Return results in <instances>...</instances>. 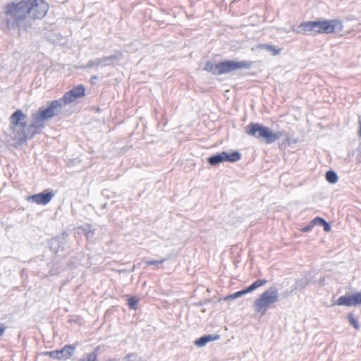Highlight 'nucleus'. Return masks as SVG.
Here are the masks:
<instances>
[{
  "label": "nucleus",
  "mask_w": 361,
  "mask_h": 361,
  "mask_svg": "<svg viewBox=\"0 0 361 361\" xmlns=\"http://www.w3.org/2000/svg\"><path fill=\"white\" fill-rule=\"evenodd\" d=\"M314 35L317 34H331L341 32L343 28L341 20L338 19L314 20Z\"/></svg>",
  "instance_id": "obj_6"
},
{
  "label": "nucleus",
  "mask_w": 361,
  "mask_h": 361,
  "mask_svg": "<svg viewBox=\"0 0 361 361\" xmlns=\"http://www.w3.org/2000/svg\"><path fill=\"white\" fill-rule=\"evenodd\" d=\"M244 295L243 293V290H240L239 291H237L233 294H231L229 295H227L226 297L224 298V300H235V299H237L241 296Z\"/></svg>",
  "instance_id": "obj_27"
},
{
  "label": "nucleus",
  "mask_w": 361,
  "mask_h": 361,
  "mask_svg": "<svg viewBox=\"0 0 361 361\" xmlns=\"http://www.w3.org/2000/svg\"><path fill=\"white\" fill-rule=\"evenodd\" d=\"M293 31L297 33H302L305 35H312L314 36V20L313 21H307L300 23L297 29L293 27Z\"/></svg>",
  "instance_id": "obj_13"
},
{
  "label": "nucleus",
  "mask_w": 361,
  "mask_h": 361,
  "mask_svg": "<svg viewBox=\"0 0 361 361\" xmlns=\"http://www.w3.org/2000/svg\"><path fill=\"white\" fill-rule=\"evenodd\" d=\"M360 305H361V292L342 295L332 304L333 306L338 305L346 307L358 306Z\"/></svg>",
  "instance_id": "obj_10"
},
{
  "label": "nucleus",
  "mask_w": 361,
  "mask_h": 361,
  "mask_svg": "<svg viewBox=\"0 0 361 361\" xmlns=\"http://www.w3.org/2000/svg\"><path fill=\"white\" fill-rule=\"evenodd\" d=\"M107 361H111V360H107Z\"/></svg>",
  "instance_id": "obj_42"
},
{
  "label": "nucleus",
  "mask_w": 361,
  "mask_h": 361,
  "mask_svg": "<svg viewBox=\"0 0 361 361\" xmlns=\"http://www.w3.org/2000/svg\"><path fill=\"white\" fill-rule=\"evenodd\" d=\"M67 235L65 233V238L63 239V243H60V251L65 250V245L66 243Z\"/></svg>",
  "instance_id": "obj_35"
},
{
  "label": "nucleus",
  "mask_w": 361,
  "mask_h": 361,
  "mask_svg": "<svg viewBox=\"0 0 361 361\" xmlns=\"http://www.w3.org/2000/svg\"><path fill=\"white\" fill-rule=\"evenodd\" d=\"M358 150L360 151V154L357 156V159L361 163V144L359 145Z\"/></svg>",
  "instance_id": "obj_39"
},
{
  "label": "nucleus",
  "mask_w": 361,
  "mask_h": 361,
  "mask_svg": "<svg viewBox=\"0 0 361 361\" xmlns=\"http://www.w3.org/2000/svg\"><path fill=\"white\" fill-rule=\"evenodd\" d=\"M259 48L271 52L273 56L279 55L281 51V49H278L276 47L268 44H260Z\"/></svg>",
  "instance_id": "obj_20"
},
{
  "label": "nucleus",
  "mask_w": 361,
  "mask_h": 361,
  "mask_svg": "<svg viewBox=\"0 0 361 361\" xmlns=\"http://www.w3.org/2000/svg\"><path fill=\"white\" fill-rule=\"evenodd\" d=\"M322 226L323 227V229L325 232H329L331 231V224L326 221L324 222V224L322 225Z\"/></svg>",
  "instance_id": "obj_33"
},
{
  "label": "nucleus",
  "mask_w": 361,
  "mask_h": 361,
  "mask_svg": "<svg viewBox=\"0 0 361 361\" xmlns=\"http://www.w3.org/2000/svg\"><path fill=\"white\" fill-rule=\"evenodd\" d=\"M139 300L135 296H131L128 299V306L130 310H136L137 309Z\"/></svg>",
  "instance_id": "obj_24"
},
{
  "label": "nucleus",
  "mask_w": 361,
  "mask_h": 361,
  "mask_svg": "<svg viewBox=\"0 0 361 361\" xmlns=\"http://www.w3.org/2000/svg\"><path fill=\"white\" fill-rule=\"evenodd\" d=\"M312 282L311 279L307 278V276L302 277L295 281V283L293 285L292 291H298L304 290L308 285Z\"/></svg>",
  "instance_id": "obj_17"
},
{
  "label": "nucleus",
  "mask_w": 361,
  "mask_h": 361,
  "mask_svg": "<svg viewBox=\"0 0 361 361\" xmlns=\"http://www.w3.org/2000/svg\"><path fill=\"white\" fill-rule=\"evenodd\" d=\"M64 238H65V233H63L60 236H56L54 238H52L49 241L50 250L55 253L59 252L60 251V243H63Z\"/></svg>",
  "instance_id": "obj_16"
},
{
  "label": "nucleus",
  "mask_w": 361,
  "mask_h": 361,
  "mask_svg": "<svg viewBox=\"0 0 361 361\" xmlns=\"http://www.w3.org/2000/svg\"><path fill=\"white\" fill-rule=\"evenodd\" d=\"M267 283V280L264 279H257L255 282H253L250 286L253 290H256L257 288L261 287L265 285Z\"/></svg>",
  "instance_id": "obj_25"
},
{
  "label": "nucleus",
  "mask_w": 361,
  "mask_h": 361,
  "mask_svg": "<svg viewBox=\"0 0 361 361\" xmlns=\"http://www.w3.org/2000/svg\"><path fill=\"white\" fill-rule=\"evenodd\" d=\"M123 57V53L121 51H116L113 54L104 56L103 61H104L105 66H116L121 60Z\"/></svg>",
  "instance_id": "obj_15"
},
{
  "label": "nucleus",
  "mask_w": 361,
  "mask_h": 361,
  "mask_svg": "<svg viewBox=\"0 0 361 361\" xmlns=\"http://www.w3.org/2000/svg\"><path fill=\"white\" fill-rule=\"evenodd\" d=\"M241 157V154L237 150H231L230 152L222 151L209 157L207 163L212 166L224 162L234 163L239 161Z\"/></svg>",
  "instance_id": "obj_7"
},
{
  "label": "nucleus",
  "mask_w": 361,
  "mask_h": 361,
  "mask_svg": "<svg viewBox=\"0 0 361 361\" xmlns=\"http://www.w3.org/2000/svg\"><path fill=\"white\" fill-rule=\"evenodd\" d=\"M6 329V328L4 326V325L3 324H0V336L4 334Z\"/></svg>",
  "instance_id": "obj_38"
},
{
  "label": "nucleus",
  "mask_w": 361,
  "mask_h": 361,
  "mask_svg": "<svg viewBox=\"0 0 361 361\" xmlns=\"http://www.w3.org/2000/svg\"><path fill=\"white\" fill-rule=\"evenodd\" d=\"M27 116L21 109L16 110L8 118L10 136L18 145L39 134L37 129L31 128V123L27 125Z\"/></svg>",
  "instance_id": "obj_2"
},
{
  "label": "nucleus",
  "mask_w": 361,
  "mask_h": 361,
  "mask_svg": "<svg viewBox=\"0 0 361 361\" xmlns=\"http://www.w3.org/2000/svg\"><path fill=\"white\" fill-rule=\"evenodd\" d=\"M279 301V293L275 286H271L266 290L253 304L255 311L262 315L266 314L270 305Z\"/></svg>",
  "instance_id": "obj_5"
},
{
  "label": "nucleus",
  "mask_w": 361,
  "mask_h": 361,
  "mask_svg": "<svg viewBox=\"0 0 361 361\" xmlns=\"http://www.w3.org/2000/svg\"><path fill=\"white\" fill-rule=\"evenodd\" d=\"M54 194L50 190H44V191L29 196L27 200L30 202H35L40 205H47L51 202Z\"/></svg>",
  "instance_id": "obj_12"
},
{
  "label": "nucleus",
  "mask_w": 361,
  "mask_h": 361,
  "mask_svg": "<svg viewBox=\"0 0 361 361\" xmlns=\"http://www.w3.org/2000/svg\"><path fill=\"white\" fill-rule=\"evenodd\" d=\"M49 5L44 0H20L6 4L0 20V29L6 32L10 30H27L32 27L29 17L42 20L47 13Z\"/></svg>",
  "instance_id": "obj_1"
},
{
  "label": "nucleus",
  "mask_w": 361,
  "mask_h": 361,
  "mask_svg": "<svg viewBox=\"0 0 361 361\" xmlns=\"http://www.w3.org/2000/svg\"><path fill=\"white\" fill-rule=\"evenodd\" d=\"M359 125H360V128H359V136L361 137V117L359 118Z\"/></svg>",
  "instance_id": "obj_40"
},
{
  "label": "nucleus",
  "mask_w": 361,
  "mask_h": 361,
  "mask_svg": "<svg viewBox=\"0 0 361 361\" xmlns=\"http://www.w3.org/2000/svg\"><path fill=\"white\" fill-rule=\"evenodd\" d=\"M245 133L267 144H272L281 137L286 136L284 130L273 132L271 128L259 123H250L245 128Z\"/></svg>",
  "instance_id": "obj_4"
},
{
  "label": "nucleus",
  "mask_w": 361,
  "mask_h": 361,
  "mask_svg": "<svg viewBox=\"0 0 361 361\" xmlns=\"http://www.w3.org/2000/svg\"><path fill=\"white\" fill-rule=\"evenodd\" d=\"M63 107L58 99L50 102L47 106L40 107L36 113L32 114L31 128H35L40 133L45 127V121L58 116Z\"/></svg>",
  "instance_id": "obj_3"
},
{
  "label": "nucleus",
  "mask_w": 361,
  "mask_h": 361,
  "mask_svg": "<svg viewBox=\"0 0 361 361\" xmlns=\"http://www.w3.org/2000/svg\"><path fill=\"white\" fill-rule=\"evenodd\" d=\"M204 70L212 73L214 75H219V63H213L211 61H207L205 64Z\"/></svg>",
  "instance_id": "obj_19"
},
{
  "label": "nucleus",
  "mask_w": 361,
  "mask_h": 361,
  "mask_svg": "<svg viewBox=\"0 0 361 361\" xmlns=\"http://www.w3.org/2000/svg\"><path fill=\"white\" fill-rule=\"evenodd\" d=\"M137 357V355L135 353H128V355H126L124 360H126L128 361H136Z\"/></svg>",
  "instance_id": "obj_29"
},
{
  "label": "nucleus",
  "mask_w": 361,
  "mask_h": 361,
  "mask_svg": "<svg viewBox=\"0 0 361 361\" xmlns=\"http://www.w3.org/2000/svg\"><path fill=\"white\" fill-rule=\"evenodd\" d=\"M314 226V225L312 224V221H311L308 225L305 226V227H303L302 228V232H310L312 231V229L313 228Z\"/></svg>",
  "instance_id": "obj_31"
},
{
  "label": "nucleus",
  "mask_w": 361,
  "mask_h": 361,
  "mask_svg": "<svg viewBox=\"0 0 361 361\" xmlns=\"http://www.w3.org/2000/svg\"><path fill=\"white\" fill-rule=\"evenodd\" d=\"M209 302V300H206L204 301H199L197 302H195V305L197 306V307H199V306H202V305H204L206 304H208Z\"/></svg>",
  "instance_id": "obj_34"
},
{
  "label": "nucleus",
  "mask_w": 361,
  "mask_h": 361,
  "mask_svg": "<svg viewBox=\"0 0 361 361\" xmlns=\"http://www.w3.org/2000/svg\"><path fill=\"white\" fill-rule=\"evenodd\" d=\"M312 224H314V226L317 225V226H322V225L324 224L326 220L322 217L317 216V217L314 218L312 220Z\"/></svg>",
  "instance_id": "obj_28"
},
{
  "label": "nucleus",
  "mask_w": 361,
  "mask_h": 361,
  "mask_svg": "<svg viewBox=\"0 0 361 361\" xmlns=\"http://www.w3.org/2000/svg\"><path fill=\"white\" fill-rule=\"evenodd\" d=\"M96 66V64H95V59L94 60H90L87 63L83 66L82 68H92V67H94Z\"/></svg>",
  "instance_id": "obj_32"
},
{
  "label": "nucleus",
  "mask_w": 361,
  "mask_h": 361,
  "mask_svg": "<svg viewBox=\"0 0 361 361\" xmlns=\"http://www.w3.org/2000/svg\"><path fill=\"white\" fill-rule=\"evenodd\" d=\"M106 204H104L103 205V207H103V208H105V207H106Z\"/></svg>",
  "instance_id": "obj_41"
},
{
  "label": "nucleus",
  "mask_w": 361,
  "mask_h": 361,
  "mask_svg": "<svg viewBox=\"0 0 361 361\" xmlns=\"http://www.w3.org/2000/svg\"><path fill=\"white\" fill-rule=\"evenodd\" d=\"M325 178L326 180L331 184L336 183L338 179L336 172L332 169H330L326 172Z\"/></svg>",
  "instance_id": "obj_21"
},
{
  "label": "nucleus",
  "mask_w": 361,
  "mask_h": 361,
  "mask_svg": "<svg viewBox=\"0 0 361 361\" xmlns=\"http://www.w3.org/2000/svg\"><path fill=\"white\" fill-rule=\"evenodd\" d=\"M244 295L251 293L253 291V290L251 288V287L249 286L244 289L242 290Z\"/></svg>",
  "instance_id": "obj_36"
},
{
  "label": "nucleus",
  "mask_w": 361,
  "mask_h": 361,
  "mask_svg": "<svg viewBox=\"0 0 361 361\" xmlns=\"http://www.w3.org/2000/svg\"><path fill=\"white\" fill-rule=\"evenodd\" d=\"M100 346L96 347L92 352L85 353L78 361H98L97 357Z\"/></svg>",
  "instance_id": "obj_18"
},
{
  "label": "nucleus",
  "mask_w": 361,
  "mask_h": 361,
  "mask_svg": "<svg viewBox=\"0 0 361 361\" xmlns=\"http://www.w3.org/2000/svg\"><path fill=\"white\" fill-rule=\"evenodd\" d=\"M221 338L219 334H204L194 341L195 345L198 347L205 346L211 341H218Z\"/></svg>",
  "instance_id": "obj_14"
},
{
  "label": "nucleus",
  "mask_w": 361,
  "mask_h": 361,
  "mask_svg": "<svg viewBox=\"0 0 361 361\" xmlns=\"http://www.w3.org/2000/svg\"><path fill=\"white\" fill-rule=\"evenodd\" d=\"M169 257L163 258L160 260H156V259H152V260H147L145 262V264L147 266H151V265H159L163 264L164 262L168 260Z\"/></svg>",
  "instance_id": "obj_26"
},
{
  "label": "nucleus",
  "mask_w": 361,
  "mask_h": 361,
  "mask_svg": "<svg viewBox=\"0 0 361 361\" xmlns=\"http://www.w3.org/2000/svg\"><path fill=\"white\" fill-rule=\"evenodd\" d=\"M75 350V345L68 344L65 345L61 349L45 352L44 355L53 359L68 360L73 356Z\"/></svg>",
  "instance_id": "obj_11"
},
{
  "label": "nucleus",
  "mask_w": 361,
  "mask_h": 361,
  "mask_svg": "<svg viewBox=\"0 0 361 361\" xmlns=\"http://www.w3.org/2000/svg\"><path fill=\"white\" fill-rule=\"evenodd\" d=\"M85 94V88L82 85L74 86L71 90L66 92L63 96L58 100L63 108L65 105L75 102L78 99Z\"/></svg>",
  "instance_id": "obj_9"
},
{
  "label": "nucleus",
  "mask_w": 361,
  "mask_h": 361,
  "mask_svg": "<svg viewBox=\"0 0 361 361\" xmlns=\"http://www.w3.org/2000/svg\"><path fill=\"white\" fill-rule=\"evenodd\" d=\"M219 75L228 74L240 69H249L253 62L251 61L224 60L219 62Z\"/></svg>",
  "instance_id": "obj_8"
},
{
  "label": "nucleus",
  "mask_w": 361,
  "mask_h": 361,
  "mask_svg": "<svg viewBox=\"0 0 361 361\" xmlns=\"http://www.w3.org/2000/svg\"><path fill=\"white\" fill-rule=\"evenodd\" d=\"M84 233L87 240H92L94 235V229L92 228V226L87 224L83 228Z\"/></svg>",
  "instance_id": "obj_23"
},
{
  "label": "nucleus",
  "mask_w": 361,
  "mask_h": 361,
  "mask_svg": "<svg viewBox=\"0 0 361 361\" xmlns=\"http://www.w3.org/2000/svg\"><path fill=\"white\" fill-rule=\"evenodd\" d=\"M99 77L97 75H92L90 78V82L92 84H95L96 81L98 80Z\"/></svg>",
  "instance_id": "obj_37"
},
{
  "label": "nucleus",
  "mask_w": 361,
  "mask_h": 361,
  "mask_svg": "<svg viewBox=\"0 0 361 361\" xmlns=\"http://www.w3.org/2000/svg\"><path fill=\"white\" fill-rule=\"evenodd\" d=\"M95 64L97 67H106L104 64V61H103V57L95 59Z\"/></svg>",
  "instance_id": "obj_30"
},
{
  "label": "nucleus",
  "mask_w": 361,
  "mask_h": 361,
  "mask_svg": "<svg viewBox=\"0 0 361 361\" xmlns=\"http://www.w3.org/2000/svg\"><path fill=\"white\" fill-rule=\"evenodd\" d=\"M347 319L350 324L356 330H359L360 328V324L355 318L353 313L350 312L347 316Z\"/></svg>",
  "instance_id": "obj_22"
}]
</instances>
